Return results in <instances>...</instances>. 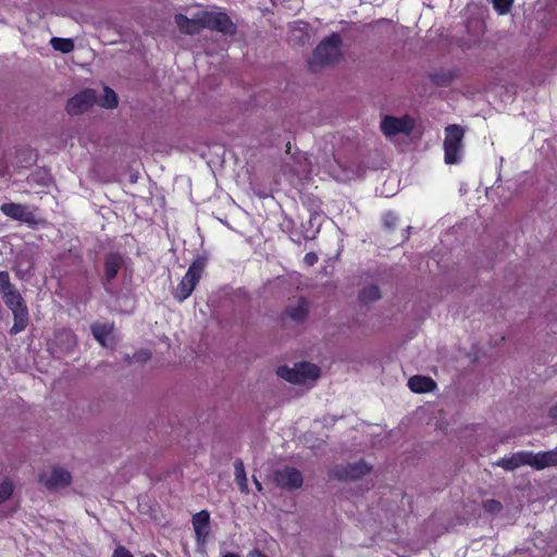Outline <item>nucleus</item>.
<instances>
[{
  "instance_id": "24",
  "label": "nucleus",
  "mask_w": 557,
  "mask_h": 557,
  "mask_svg": "<svg viewBox=\"0 0 557 557\" xmlns=\"http://www.w3.org/2000/svg\"><path fill=\"white\" fill-rule=\"evenodd\" d=\"M51 45L54 50L62 53H70L74 50V41L70 38L53 37L51 39Z\"/></svg>"
},
{
  "instance_id": "16",
  "label": "nucleus",
  "mask_w": 557,
  "mask_h": 557,
  "mask_svg": "<svg viewBox=\"0 0 557 557\" xmlns=\"http://www.w3.org/2000/svg\"><path fill=\"white\" fill-rule=\"evenodd\" d=\"M528 460L529 466L535 470H543L548 467H555L557 466V449L541 451L537 454L528 451Z\"/></svg>"
},
{
  "instance_id": "21",
  "label": "nucleus",
  "mask_w": 557,
  "mask_h": 557,
  "mask_svg": "<svg viewBox=\"0 0 557 557\" xmlns=\"http://www.w3.org/2000/svg\"><path fill=\"white\" fill-rule=\"evenodd\" d=\"M235 481L242 493L248 494V481L246 476L245 466L242 459H236L234 462Z\"/></svg>"
},
{
  "instance_id": "23",
  "label": "nucleus",
  "mask_w": 557,
  "mask_h": 557,
  "mask_svg": "<svg viewBox=\"0 0 557 557\" xmlns=\"http://www.w3.org/2000/svg\"><path fill=\"white\" fill-rule=\"evenodd\" d=\"M380 297H381V292L376 285L366 286L360 292V295H359L360 300L364 304L377 300V299H380Z\"/></svg>"
},
{
  "instance_id": "34",
  "label": "nucleus",
  "mask_w": 557,
  "mask_h": 557,
  "mask_svg": "<svg viewBox=\"0 0 557 557\" xmlns=\"http://www.w3.org/2000/svg\"><path fill=\"white\" fill-rule=\"evenodd\" d=\"M222 557H242L239 554L237 553H225Z\"/></svg>"
},
{
  "instance_id": "27",
  "label": "nucleus",
  "mask_w": 557,
  "mask_h": 557,
  "mask_svg": "<svg viewBox=\"0 0 557 557\" xmlns=\"http://www.w3.org/2000/svg\"><path fill=\"white\" fill-rule=\"evenodd\" d=\"M483 508L485 511L495 515L502 511L503 505L499 500L487 499L483 503Z\"/></svg>"
},
{
  "instance_id": "26",
  "label": "nucleus",
  "mask_w": 557,
  "mask_h": 557,
  "mask_svg": "<svg viewBox=\"0 0 557 557\" xmlns=\"http://www.w3.org/2000/svg\"><path fill=\"white\" fill-rule=\"evenodd\" d=\"M515 0H493V8L499 15L507 14L512 5Z\"/></svg>"
},
{
  "instance_id": "18",
  "label": "nucleus",
  "mask_w": 557,
  "mask_h": 557,
  "mask_svg": "<svg viewBox=\"0 0 557 557\" xmlns=\"http://www.w3.org/2000/svg\"><path fill=\"white\" fill-rule=\"evenodd\" d=\"M90 331L95 339L102 346L107 347V339L114 331L113 323L95 322L90 325Z\"/></svg>"
},
{
  "instance_id": "32",
  "label": "nucleus",
  "mask_w": 557,
  "mask_h": 557,
  "mask_svg": "<svg viewBox=\"0 0 557 557\" xmlns=\"http://www.w3.org/2000/svg\"><path fill=\"white\" fill-rule=\"evenodd\" d=\"M136 356L138 360H148L150 358V354L146 350L137 352Z\"/></svg>"
},
{
  "instance_id": "19",
  "label": "nucleus",
  "mask_w": 557,
  "mask_h": 557,
  "mask_svg": "<svg viewBox=\"0 0 557 557\" xmlns=\"http://www.w3.org/2000/svg\"><path fill=\"white\" fill-rule=\"evenodd\" d=\"M309 313V302L306 298L300 297L295 307H287L285 314L295 322H304Z\"/></svg>"
},
{
  "instance_id": "5",
  "label": "nucleus",
  "mask_w": 557,
  "mask_h": 557,
  "mask_svg": "<svg viewBox=\"0 0 557 557\" xmlns=\"http://www.w3.org/2000/svg\"><path fill=\"white\" fill-rule=\"evenodd\" d=\"M465 129L458 124H450L445 128L444 160L447 164H456L460 161Z\"/></svg>"
},
{
  "instance_id": "38",
  "label": "nucleus",
  "mask_w": 557,
  "mask_h": 557,
  "mask_svg": "<svg viewBox=\"0 0 557 557\" xmlns=\"http://www.w3.org/2000/svg\"><path fill=\"white\" fill-rule=\"evenodd\" d=\"M304 36H305V39H304L302 41H305V40H308V39H309V35H308V34H305Z\"/></svg>"
},
{
  "instance_id": "6",
  "label": "nucleus",
  "mask_w": 557,
  "mask_h": 557,
  "mask_svg": "<svg viewBox=\"0 0 557 557\" xmlns=\"http://www.w3.org/2000/svg\"><path fill=\"white\" fill-rule=\"evenodd\" d=\"M372 467L370 465L359 460L346 465H335L329 470V475L338 481H356L370 473Z\"/></svg>"
},
{
  "instance_id": "3",
  "label": "nucleus",
  "mask_w": 557,
  "mask_h": 557,
  "mask_svg": "<svg viewBox=\"0 0 557 557\" xmlns=\"http://www.w3.org/2000/svg\"><path fill=\"white\" fill-rule=\"evenodd\" d=\"M343 40L339 34L332 33L323 38L313 50V62L320 65H332L342 59Z\"/></svg>"
},
{
  "instance_id": "7",
  "label": "nucleus",
  "mask_w": 557,
  "mask_h": 557,
  "mask_svg": "<svg viewBox=\"0 0 557 557\" xmlns=\"http://www.w3.org/2000/svg\"><path fill=\"white\" fill-rule=\"evenodd\" d=\"M205 28L233 36L237 32L236 24L225 12L202 11Z\"/></svg>"
},
{
  "instance_id": "25",
  "label": "nucleus",
  "mask_w": 557,
  "mask_h": 557,
  "mask_svg": "<svg viewBox=\"0 0 557 557\" xmlns=\"http://www.w3.org/2000/svg\"><path fill=\"white\" fill-rule=\"evenodd\" d=\"M13 483L5 479L0 483V504L7 502L13 494Z\"/></svg>"
},
{
  "instance_id": "37",
  "label": "nucleus",
  "mask_w": 557,
  "mask_h": 557,
  "mask_svg": "<svg viewBox=\"0 0 557 557\" xmlns=\"http://www.w3.org/2000/svg\"><path fill=\"white\" fill-rule=\"evenodd\" d=\"M289 149H290V144L288 143V144L286 145V152H288V151H289Z\"/></svg>"
},
{
  "instance_id": "11",
  "label": "nucleus",
  "mask_w": 557,
  "mask_h": 557,
  "mask_svg": "<svg viewBox=\"0 0 557 557\" xmlns=\"http://www.w3.org/2000/svg\"><path fill=\"white\" fill-rule=\"evenodd\" d=\"M125 260L122 253L111 251L103 257V277L102 284L106 287L117 276L119 271L124 267Z\"/></svg>"
},
{
  "instance_id": "14",
  "label": "nucleus",
  "mask_w": 557,
  "mask_h": 557,
  "mask_svg": "<svg viewBox=\"0 0 557 557\" xmlns=\"http://www.w3.org/2000/svg\"><path fill=\"white\" fill-rule=\"evenodd\" d=\"M1 212L16 221L24 223H32L34 221V214L25 205L15 202H5L0 207Z\"/></svg>"
},
{
  "instance_id": "36",
  "label": "nucleus",
  "mask_w": 557,
  "mask_h": 557,
  "mask_svg": "<svg viewBox=\"0 0 557 557\" xmlns=\"http://www.w3.org/2000/svg\"><path fill=\"white\" fill-rule=\"evenodd\" d=\"M144 557H157V556H156L154 554H152V553H151V554H147V555H145Z\"/></svg>"
},
{
  "instance_id": "17",
  "label": "nucleus",
  "mask_w": 557,
  "mask_h": 557,
  "mask_svg": "<svg viewBox=\"0 0 557 557\" xmlns=\"http://www.w3.org/2000/svg\"><path fill=\"white\" fill-rule=\"evenodd\" d=\"M408 386L413 393L422 394L434 391L436 383L429 376L413 375L409 379Z\"/></svg>"
},
{
  "instance_id": "30",
  "label": "nucleus",
  "mask_w": 557,
  "mask_h": 557,
  "mask_svg": "<svg viewBox=\"0 0 557 557\" xmlns=\"http://www.w3.org/2000/svg\"><path fill=\"white\" fill-rule=\"evenodd\" d=\"M112 557H134V556L131 554V552L126 547L119 545L114 549Z\"/></svg>"
},
{
  "instance_id": "4",
  "label": "nucleus",
  "mask_w": 557,
  "mask_h": 557,
  "mask_svg": "<svg viewBox=\"0 0 557 557\" xmlns=\"http://www.w3.org/2000/svg\"><path fill=\"white\" fill-rule=\"evenodd\" d=\"M320 368L311 362L301 361L289 368L281 366L276 370V374L293 384H304L308 380H317L320 376Z\"/></svg>"
},
{
  "instance_id": "29",
  "label": "nucleus",
  "mask_w": 557,
  "mask_h": 557,
  "mask_svg": "<svg viewBox=\"0 0 557 557\" xmlns=\"http://www.w3.org/2000/svg\"><path fill=\"white\" fill-rule=\"evenodd\" d=\"M319 260V257L315 252L313 251H309L305 255L304 257V263L307 265V267H313Z\"/></svg>"
},
{
  "instance_id": "22",
  "label": "nucleus",
  "mask_w": 557,
  "mask_h": 557,
  "mask_svg": "<svg viewBox=\"0 0 557 557\" xmlns=\"http://www.w3.org/2000/svg\"><path fill=\"white\" fill-rule=\"evenodd\" d=\"M96 103L106 109H113L117 107V96L115 91L109 87L103 88V95L100 99L97 98Z\"/></svg>"
},
{
  "instance_id": "15",
  "label": "nucleus",
  "mask_w": 557,
  "mask_h": 557,
  "mask_svg": "<svg viewBox=\"0 0 557 557\" xmlns=\"http://www.w3.org/2000/svg\"><path fill=\"white\" fill-rule=\"evenodd\" d=\"M39 481L42 482L47 488L53 490L69 486L72 482V475L67 470L55 467L52 469V472L48 479H45V475L40 474Z\"/></svg>"
},
{
  "instance_id": "35",
  "label": "nucleus",
  "mask_w": 557,
  "mask_h": 557,
  "mask_svg": "<svg viewBox=\"0 0 557 557\" xmlns=\"http://www.w3.org/2000/svg\"><path fill=\"white\" fill-rule=\"evenodd\" d=\"M255 484H256V487H257L258 491L262 490V485H261V483L257 479H255Z\"/></svg>"
},
{
  "instance_id": "1",
  "label": "nucleus",
  "mask_w": 557,
  "mask_h": 557,
  "mask_svg": "<svg viewBox=\"0 0 557 557\" xmlns=\"http://www.w3.org/2000/svg\"><path fill=\"white\" fill-rule=\"evenodd\" d=\"M0 294L14 320L9 333L16 335L25 331L29 324L28 307L20 290L11 283L8 271H0Z\"/></svg>"
},
{
  "instance_id": "9",
  "label": "nucleus",
  "mask_w": 557,
  "mask_h": 557,
  "mask_svg": "<svg viewBox=\"0 0 557 557\" xmlns=\"http://www.w3.org/2000/svg\"><path fill=\"white\" fill-rule=\"evenodd\" d=\"M273 481L282 490L295 491L302 486L304 476L298 469L286 466L274 471Z\"/></svg>"
},
{
  "instance_id": "12",
  "label": "nucleus",
  "mask_w": 557,
  "mask_h": 557,
  "mask_svg": "<svg viewBox=\"0 0 557 557\" xmlns=\"http://www.w3.org/2000/svg\"><path fill=\"white\" fill-rule=\"evenodd\" d=\"M195 531L196 543L198 547H205L210 534V513L208 510H201L191 518Z\"/></svg>"
},
{
  "instance_id": "8",
  "label": "nucleus",
  "mask_w": 557,
  "mask_h": 557,
  "mask_svg": "<svg viewBox=\"0 0 557 557\" xmlns=\"http://www.w3.org/2000/svg\"><path fill=\"white\" fill-rule=\"evenodd\" d=\"M413 128L414 120L409 115H404L401 117L385 115L381 122V131L387 137L398 134L409 135Z\"/></svg>"
},
{
  "instance_id": "33",
  "label": "nucleus",
  "mask_w": 557,
  "mask_h": 557,
  "mask_svg": "<svg viewBox=\"0 0 557 557\" xmlns=\"http://www.w3.org/2000/svg\"><path fill=\"white\" fill-rule=\"evenodd\" d=\"M549 417L552 419H557V404L549 409Z\"/></svg>"
},
{
  "instance_id": "2",
  "label": "nucleus",
  "mask_w": 557,
  "mask_h": 557,
  "mask_svg": "<svg viewBox=\"0 0 557 557\" xmlns=\"http://www.w3.org/2000/svg\"><path fill=\"white\" fill-rule=\"evenodd\" d=\"M207 263V256H196V258L189 264L187 272L177 284L176 288L173 290L172 294L174 299H176L178 302H183L193 294L202 277Z\"/></svg>"
},
{
  "instance_id": "28",
  "label": "nucleus",
  "mask_w": 557,
  "mask_h": 557,
  "mask_svg": "<svg viewBox=\"0 0 557 557\" xmlns=\"http://www.w3.org/2000/svg\"><path fill=\"white\" fill-rule=\"evenodd\" d=\"M398 223V216L394 212H386L383 215V225L387 230H393L397 226Z\"/></svg>"
},
{
  "instance_id": "20",
  "label": "nucleus",
  "mask_w": 557,
  "mask_h": 557,
  "mask_svg": "<svg viewBox=\"0 0 557 557\" xmlns=\"http://www.w3.org/2000/svg\"><path fill=\"white\" fill-rule=\"evenodd\" d=\"M529 465L528 451H519L508 458H502L497 461V466L506 471H512L521 466Z\"/></svg>"
},
{
  "instance_id": "10",
  "label": "nucleus",
  "mask_w": 557,
  "mask_h": 557,
  "mask_svg": "<svg viewBox=\"0 0 557 557\" xmlns=\"http://www.w3.org/2000/svg\"><path fill=\"white\" fill-rule=\"evenodd\" d=\"M97 101V92L94 89H84L70 98L66 102V111L72 115L81 114L92 107Z\"/></svg>"
},
{
  "instance_id": "31",
  "label": "nucleus",
  "mask_w": 557,
  "mask_h": 557,
  "mask_svg": "<svg viewBox=\"0 0 557 557\" xmlns=\"http://www.w3.org/2000/svg\"><path fill=\"white\" fill-rule=\"evenodd\" d=\"M247 557H269L264 553H262L260 549L255 548L248 552Z\"/></svg>"
},
{
  "instance_id": "13",
  "label": "nucleus",
  "mask_w": 557,
  "mask_h": 557,
  "mask_svg": "<svg viewBox=\"0 0 557 557\" xmlns=\"http://www.w3.org/2000/svg\"><path fill=\"white\" fill-rule=\"evenodd\" d=\"M174 21L180 32L185 35L194 36L199 34L205 28V24L202 22V11L195 18H189L182 13H177L174 16Z\"/></svg>"
}]
</instances>
